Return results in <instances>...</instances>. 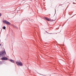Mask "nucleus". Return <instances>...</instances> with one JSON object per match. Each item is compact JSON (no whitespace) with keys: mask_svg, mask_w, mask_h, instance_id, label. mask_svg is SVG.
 <instances>
[{"mask_svg":"<svg viewBox=\"0 0 76 76\" xmlns=\"http://www.w3.org/2000/svg\"><path fill=\"white\" fill-rule=\"evenodd\" d=\"M73 16L72 17V18H73Z\"/></svg>","mask_w":76,"mask_h":76,"instance_id":"nucleus-13","label":"nucleus"},{"mask_svg":"<svg viewBox=\"0 0 76 76\" xmlns=\"http://www.w3.org/2000/svg\"><path fill=\"white\" fill-rule=\"evenodd\" d=\"M12 26L14 27V28H16V29H18V28L17 27V26H15V25H12Z\"/></svg>","mask_w":76,"mask_h":76,"instance_id":"nucleus-7","label":"nucleus"},{"mask_svg":"<svg viewBox=\"0 0 76 76\" xmlns=\"http://www.w3.org/2000/svg\"><path fill=\"white\" fill-rule=\"evenodd\" d=\"M0 16H1V14L0 13Z\"/></svg>","mask_w":76,"mask_h":76,"instance_id":"nucleus-10","label":"nucleus"},{"mask_svg":"<svg viewBox=\"0 0 76 76\" xmlns=\"http://www.w3.org/2000/svg\"><path fill=\"white\" fill-rule=\"evenodd\" d=\"M45 19H46V20H48V21H50V20L48 18H47V17H44Z\"/></svg>","mask_w":76,"mask_h":76,"instance_id":"nucleus-6","label":"nucleus"},{"mask_svg":"<svg viewBox=\"0 0 76 76\" xmlns=\"http://www.w3.org/2000/svg\"><path fill=\"white\" fill-rule=\"evenodd\" d=\"M4 23H5L6 24H7V25H10V23H9V22L6 21V20H4L3 21Z\"/></svg>","mask_w":76,"mask_h":76,"instance_id":"nucleus-3","label":"nucleus"},{"mask_svg":"<svg viewBox=\"0 0 76 76\" xmlns=\"http://www.w3.org/2000/svg\"><path fill=\"white\" fill-rule=\"evenodd\" d=\"M3 29H6V27L5 26H4L3 27Z\"/></svg>","mask_w":76,"mask_h":76,"instance_id":"nucleus-8","label":"nucleus"},{"mask_svg":"<svg viewBox=\"0 0 76 76\" xmlns=\"http://www.w3.org/2000/svg\"><path fill=\"white\" fill-rule=\"evenodd\" d=\"M1 62H0V63Z\"/></svg>","mask_w":76,"mask_h":76,"instance_id":"nucleus-14","label":"nucleus"},{"mask_svg":"<svg viewBox=\"0 0 76 76\" xmlns=\"http://www.w3.org/2000/svg\"><path fill=\"white\" fill-rule=\"evenodd\" d=\"M16 63L17 65H18V66H22L23 64L21 62H18V61H17L16 62Z\"/></svg>","mask_w":76,"mask_h":76,"instance_id":"nucleus-2","label":"nucleus"},{"mask_svg":"<svg viewBox=\"0 0 76 76\" xmlns=\"http://www.w3.org/2000/svg\"><path fill=\"white\" fill-rule=\"evenodd\" d=\"M0 45L1 46V44H0Z\"/></svg>","mask_w":76,"mask_h":76,"instance_id":"nucleus-12","label":"nucleus"},{"mask_svg":"<svg viewBox=\"0 0 76 76\" xmlns=\"http://www.w3.org/2000/svg\"><path fill=\"white\" fill-rule=\"evenodd\" d=\"M8 59L6 57H3L2 58V60H7Z\"/></svg>","mask_w":76,"mask_h":76,"instance_id":"nucleus-4","label":"nucleus"},{"mask_svg":"<svg viewBox=\"0 0 76 76\" xmlns=\"http://www.w3.org/2000/svg\"><path fill=\"white\" fill-rule=\"evenodd\" d=\"M6 55V51H5V50L2 51V52H0V56H1L5 57Z\"/></svg>","mask_w":76,"mask_h":76,"instance_id":"nucleus-1","label":"nucleus"},{"mask_svg":"<svg viewBox=\"0 0 76 76\" xmlns=\"http://www.w3.org/2000/svg\"><path fill=\"white\" fill-rule=\"evenodd\" d=\"M55 20H52V21H55Z\"/></svg>","mask_w":76,"mask_h":76,"instance_id":"nucleus-9","label":"nucleus"},{"mask_svg":"<svg viewBox=\"0 0 76 76\" xmlns=\"http://www.w3.org/2000/svg\"><path fill=\"white\" fill-rule=\"evenodd\" d=\"M61 5H59V6H61Z\"/></svg>","mask_w":76,"mask_h":76,"instance_id":"nucleus-11","label":"nucleus"},{"mask_svg":"<svg viewBox=\"0 0 76 76\" xmlns=\"http://www.w3.org/2000/svg\"><path fill=\"white\" fill-rule=\"evenodd\" d=\"M11 62H12V63H14V62H15V61L12 60V59H10L9 60Z\"/></svg>","mask_w":76,"mask_h":76,"instance_id":"nucleus-5","label":"nucleus"}]
</instances>
